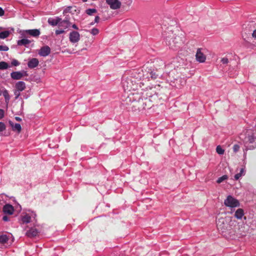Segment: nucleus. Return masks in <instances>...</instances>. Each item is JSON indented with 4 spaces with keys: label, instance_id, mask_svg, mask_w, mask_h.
Returning <instances> with one entry per match:
<instances>
[{
    "label": "nucleus",
    "instance_id": "obj_25",
    "mask_svg": "<svg viewBox=\"0 0 256 256\" xmlns=\"http://www.w3.org/2000/svg\"><path fill=\"white\" fill-rule=\"evenodd\" d=\"M2 94L4 98L6 103L8 104L10 100V96L8 94V92L6 90H4L2 92Z\"/></svg>",
    "mask_w": 256,
    "mask_h": 256
},
{
    "label": "nucleus",
    "instance_id": "obj_16",
    "mask_svg": "<svg viewBox=\"0 0 256 256\" xmlns=\"http://www.w3.org/2000/svg\"><path fill=\"white\" fill-rule=\"evenodd\" d=\"M9 124L12 127L13 131L16 132L18 133H20L21 132L22 127L20 124H14L12 121H10Z\"/></svg>",
    "mask_w": 256,
    "mask_h": 256
},
{
    "label": "nucleus",
    "instance_id": "obj_42",
    "mask_svg": "<svg viewBox=\"0 0 256 256\" xmlns=\"http://www.w3.org/2000/svg\"><path fill=\"white\" fill-rule=\"evenodd\" d=\"M252 36L254 38H256V30H254L252 34Z\"/></svg>",
    "mask_w": 256,
    "mask_h": 256
},
{
    "label": "nucleus",
    "instance_id": "obj_17",
    "mask_svg": "<svg viewBox=\"0 0 256 256\" xmlns=\"http://www.w3.org/2000/svg\"><path fill=\"white\" fill-rule=\"evenodd\" d=\"M16 89L22 92L26 88V84L22 81H19L16 84Z\"/></svg>",
    "mask_w": 256,
    "mask_h": 256
},
{
    "label": "nucleus",
    "instance_id": "obj_45",
    "mask_svg": "<svg viewBox=\"0 0 256 256\" xmlns=\"http://www.w3.org/2000/svg\"><path fill=\"white\" fill-rule=\"evenodd\" d=\"M2 219L4 221H8V218L6 216H3L2 218Z\"/></svg>",
    "mask_w": 256,
    "mask_h": 256
},
{
    "label": "nucleus",
    "instance_id": "obj_31",
    "mask_svg": "<svg viewBox=\"0 0 256 256\" xmlns=\"http://www.w3.org/2000/svg\"><path fill=\"white\" fill-rule=\"evenodd\" d=\"M11 64L12 66H18L20 64V63L16 60L14 59L12 60Z\"/></svg>",
    "mask_w": 256,
    "mask_h": 256
},
{
    "label": "nucleus",
    "instance_id": "obj_19",
    "mask_svg": "<svg viewBox=\"0 0 256 256\" xmlns=\"http://www.w3.org/2000/svg\"><path fill=\"white\" fill-rule=\"evenodd\" d=\"M10 234H0V244H5L7 243L10 238Z\"/></svg>",
    "mask_w": 256,
    "mask_h": 256
},
{
    "label": "nucleus",
    "instance_id": "obj_40",
    "mask_svg": "<svg viewBox=\"0 0 256 256\" xmlns=\"http://www.w3.org/2000/svg\"><path fill=\"white\" fill-rule=\"evenodd\" d=\"M100 17L98 16H96L94 18V22L98 23L99 22Z\"/></svg>",
    "mask_w": 256,
    "mask_h": 256
},
{
    "label": "nucleus",
    "instance_id": "obj_43",
    "mask_svg": "<svg viewBox=\"0 0 256 256\" xmlns=\"http://www.w3.org/2000/svg\"><path fill=\"white\" fill-rule=\"evenodd\" d=\"M66 52L68 53V54H74L75 53V52H74V50H66Z\"/></svg>",
    "mask_w": 256,
    "mask_h": 256
},
{
    "label": "nucleus",
    "instance_id": "obj_15",
    "mask_svg": "<svg viewBox=\"0 0 256 256\" xmlns=\"http://www.w3.org/2000/svg\"><path fill=\"white\" fill-rule=\"evenodd\" d=\"M38 234V232L37 229L31 228L26 232V236L29 238H34Z\"/></svg>",
    "mask_w": 256,
    "mask_h": 256
},
{
    "label": "nucleus",
    "instance_id": "obj_11",
    "mask_svg": "<svg viewBox=\"0 0 256 256\" xmlns=\"http://www.w3.org/2000/svg\"><path fill=\"white\" fill-rule=\"evenodd\" d=\"M50 48L48 46H42L38 50V54L43 57H46L50 54Z\"/></svg>",
    "mask_w": 256,
    "mask_h": 256
},
{
    "label": "nucleus",
    "instance_id": "obj_27",
    "mask_svg": "<svg viewBox=\"0 0 256 256\" xmlns=\"http://www.w3.org/2000/svg\"><path fill=\"white\" fill-rule=\"evenodd\" d=\"M96 10L95 8H88L86 10V13L89 16H92L94 14L96 13Z\"/></svg>",
    "mask_w": 256,
    "mask_h": 256
},
{
    "label": "nucleus",
    "instance_id": "obj_22",
    "mask_svg": "<svg viewBox=\"0 0 256 256\" xmlns=\"http://www.w3.org/2000/svg\"><path fill=\"white\" fill-rule=\"evenodd\" d=\"M122 83L125 90H130L131 88L130 84L126 78H122Z\"/></svg>",
    "mask_w": 256,
    "mask_h": 256
},
{
    "label": "nucleus",
    "instance_id": "obj_12",
    "mask_svg": "<svg viewBox=\"0 0 256 256\" xmlns=\"http://www.w3.org/2000/svg\"><path fill=\"white\" fill-rule=\"evenodd\" d=\"M24 34H30L34 38L38 37L40 34V30L38 29L27 30H24Z\"/></svg>",
    "mask_w": 256,
    "mask_h": 256
},
{
    "label": "nucleus",
    "instance_id": "obj_29",
    "mask_svg": "<svg viewBox=\"0 0 256 256\" xmlns=\"http://www.w3.org/2000/svg\"><path fill=\"white\" fill-rule=\"evenodd\" d=\"M228 178V176L226 175H224L221 177L218 178L216 180L217 183L220 184L224 180H226Z\"/></svg>",
    "mask_w": 256,
    "mask_h": 256
},
{
    "label": "nucleus",
    "instance_id": "obj_14",
    "mask_svg": "<svg viewBox=\"0 0 256 256\" xmlns=\"http://www.w3.org/2000/svg\"><path fill=\"white\" fill-rule=\"evenodd\" d=\"M39 64L38 60L36 58H32L30 59L28 63V66L30 68H36Z\"/></svg>",
    "mask_w": 256,
    "mask_h": 256
},
{
    "label": "nucleus",
    "instance_id": "obj_1",
    "mask_svg": "<svg viewBox=\"0 0 256 256\" xmlns=\"http://www.w3.org/2000/svg\"><path fill=\"white\" fill-rule=\"evenodd\" d=\"M246 150L256 148V128L244 130L240 135Z\"/></svg>",
    "mask_w": 256,
    "mask_h": 256
},
{
    "label": "nucleus",
    "instance_id": "obj_34",
    "mask_svg": "<svg viewBox=\"0 0 256 256\" xmlns=\"http://www.w3.org/2000/svg\"><path fill=\"white\" fill-rule=\"evenodd\" d=\"M21 91H20V90H16L14 92V94L15 96V98L16 99H17L20 96V92Z\"/></svg>",
    "mask_w": 256,
    "mask_h": 256
},
{
    "label": "nucleus",
    "instance_id": "obj_35",
    "mask_svg": "<svg viewBox=\"0 0 256 256\" xmlns=\"http://www.w3.org/2000/svg\"><path fill=\"white\" fill-rule=\"evenodd\" d=\"M64 30H62V29H60V30H56V31H55V34L56 36L58 35H59V34H64Z\"/></svg>",
    "mask_w": 256,
    "mask_h": 256
},
{
    "label": "nucleus",
    "instance_id": "obj_37",
    "mask_svg": "<svg viewBox=\"0 0 256 256\" xmlns=\"http://www.w3.org/2000/svg\"><path fill=\"white\" fill-rule=\"evenodd\" d=\"M240 149V146L238 144H234L233 146V150L234 151L236 152H237Z\"/></svg>",
    "mask_w": 256,
    "mask_h": 256
},
{
    "label": "nucleus",
    "instance_id": "obj_23",
    "mask_svg": "<svg viewBox=\"0 0 256 256\" xmlns=\"http://www.w3.org/2000/svg\"><path fill=\"white\" fill-rule=\"evenodd\" d=\"M244 215V212L242 208H238L234 214V216L238 219H242Z\"/></svg>",
    "mask_w": 256,
    "mask_h": 256
},
{
    "label": "nucleus",
    "instance_id": "obj_5",
    "mask_svg": "<svg viewBox=\"0 0 256 256\" xmlns=\"http://www.w3.org/2000/svg\"><path fill=\"white\" fill-rule=\"evenodd\" d=\"M216 226L218 230L224 232L227 229L228 224L224 218H220L216 221Z\"/></svg>",
    "mask_w": 256,
    "mask_h": 256
},
{
    "label": "nucleus",
    "instance_id": "obj_4",
    "mask_svg": "<svg viewBox=\"0 0 256 256\" xmlns=\"http://www.w3.org/2000/svg\"><path fill=\"white\" fill-rule=\"evenodd\" d=\"M224 204L226 206L230 208H234L240 206L238 200L232 196H227L224 201Z\"/></svg>",
    "mask_w": 256,
    "mask_h": 256
},
{
    "label": "nucleus",
    "instance_id": "obj_10",
    "mask_svg": "<svg viewBox=\"0 0 256 256\" xmlns=\"http://www.w3.org/2000/svg\"><path fill=\"white\" fill-rule=\"evenodd\" d=\"M28 75L26 72H13L10 74V76L13 80H20L24 76Z\"/></svg>",
    "mask_w": 256,
    "mask_h": 256
},
{
    "label": "nucleus",
    "instance_id": "obj_33",
    "mask_svg": "<svg viewBox=\"0 0 256 256\" xmlns=\"http://www.w3.org/2000/svg\"><path fill=\"white\" fill-rule=\"evenodd\" d=\"M9 48L6 46L0 45V51H8Z\"/></svg>",
    "mask_w": 256,
    "mask_h": 256
},
{
    "label": "nucleus",
    "instance_id": "obj_26",
    "mask_svg": "<svg viewBox=\"0 0 256 256\" xmlns=\"http://www.w3.org/2000/svg\"><path fill=\"white\" fill-rule=\"evenodd\" d=\"M9 67L8 64L5 62H0V70H6Z\"/></svg>",
    "mask_w": 256,
    "mask_h": 256
},
{
    "label": "nucleus",
    "instance_id": "obj_39",
    "mask_svg": "<svg viewBox=\"0 0 256 256\" xmlns=\"http://www.w3.org/2000/svg\"><path fill=\"white\" fill-rule=\"evenodd\" d=\"M157 62H159L160 64L162 66H164L165 64L162 60H157Z\"/></svg>",
    "mask_w": 256,
    "mask_h": 256
},
{
    "label": "nucleus",
    "instance_id": "obj_41",
    "mask_svg": "<svg viewBox=\"0 0 256 256\" xmlns=\"http://www.w3.org/2000/svg\"><path fill=\"white\" fill-rule=\"evenodd\" d=\"M4 14V11L2 8H0V16H2Z\"/></svg>",
    "mask_w": 256,
    "mask_h": 256
},
{
    "label": "nucleus",
    "instance_id": "obj_21",
    "mask_svg": "<svg viewBox=\"0 0 256 256\" xmlns=\"http://www.w3.org/2000/svg\"><path fill=\"white\" fill-rule=\"evenodd\" d=\"M246 170H245V168H241L240 170V172L236 174L234 176V178L235 180H238L242 176H244L246 174Z\"/></svg>",
    "mask_w": 256,
    "mask_h": 256
},
{
    "label": "nucleus",
    "instance_id": "obj_48",
    "mask_svg": "<svg viewBox=\"0 0 256 256\" xmlns=\"http://www.w3.org/2000/svg\"><path fill=\"white\" fill-rule=\"evenodd\" d=\"M94 23H95V22H92L90 24L92 25V24H94Z\"/></svg>",
    "mask_w": 256,
    "mask_h": 256
},
{
    "label": "nucleus",
    "instance_id": "obj_6",
    "mask_svg": "<svg viewBox=\"0 0 256 256\" xmlns=\"http://www.w3.org/2000/svg\"><path fill=\"white\" fill-rule=\"evenodd\" d=\"M80 10L75 6H68L66 7L63 10V14L66 16L68 14H78L80 13Z\"/></svg>",
    "mask_w": 256,
    "mask_h": 256
},
{
    "label": "nucleus",
    "instance_id": "obj_13",
    "mask_svg": "<svg viewBox=\"0 0 256 256\" xmlns=\"http://www.w3.org/2000/svg\"><path fill=\"white\" fill-rule=\"evenodd\" d=\"M3 212L4 214H12L14 212V207L10 204H6L3 208Z\"/></svg>",
    "mask_w": 256,
    "mask_h": 256
},
{
    "label": "nucleus",
    "instance_id": "obj_30",
    "mask_svg": "<svg viewBox=\"0 0 256 256\" xmlns=\"http://www.w3.org/2000/svg\"><path fill=\"white\" fill-rule=\"evenodd\" d=\"M99 30L96 28H93L90 30V34L94 36L98 34Z\"/></svg>",
    "mask_w": 256,
    "mask_h": 256
},
{
    "label": "nucleus",
    "instance_id": "obj_9",
    "mask_svg": "<svg viewBox=\"0 0 256 256\" xmlns=\"http://www.w3.org/2000/svg\"><path fill=\"white\" fill-rule=\"evenodd\" d=\"M202 48H198L196 54V60L200 62H204L206 60V56L204 54Z\"/></svg>",
    "mask_w": 256,
    "mask_h": 256
},
{
    "label": "nucleus",
    "instance_id": "obj_28",
    "mask_svg": "<svg viewBox=\"0 0 256 256\" xmlns=\"http://www.w3.org/2000/svg\"><path fill=\"white\" fill-rule=\"evenodd\" d=\"M216 152L219 154H223L224 152V150L220 146H218L216 148Z\"/></svg>",
    "mask_w": 256,
    "mask_h": 256
},
{
    "label": "nucleus",
    "instance_id": "obj_24",
    "mask_svg": "<svg viewBox=\"0 0 256 256\" xmlns=\"http://www.w3.org/2000/svg\"><path fill=\"white\" fill-rule=\"evenodd\" d=\"M2 29V27H0V30ZM10 34V31L9 30H4L2 32H0V38L4 39L8 38Z\"/></svg>",
    "mask_w": 256,
    "mask_h": 256
},
{
    "label": "nucleus",
    "instance_id": "obj_44",
    "mask_svg": "<svg viewBox=\"0 0 256 256\" xmlns=\"http://www.w3.org/2000/svg\"><path fill=\"white\" fill-rule=\"evenodd\" d=\"M72 28L76 30H78V27L77 26L76 24H73L72 25Z\"/></svg>",
    "mask_w": 256,
    "mask_h": 256
},
{
    "label": "nucleus",
    "instance_id": "obj_7",
    "mask_svg": "<svg viewBox=\"0 0 256 256\" xmlns=\"http://www.w3.org/2000/svg\"><path fill=\"white\" fill-rule=\"evenodd\" d=\"M80 36L76 31H72L69 34V40L73 44L77 43L80 40Z\"/></svg>",
    "mask_w": 256,
    "mask_h": 256
},
{
    "label": "nucleus",
    "instance_id": "obj_3",
    "mask_svg": "<svg viewBox=\"0 0 256 256\" xmlns=\"http://www.w3.org/2000/svg\"><path fill=\"white\" fill-rule=\"evenodd\" d=\"M36 214L34 212H28L22 214L20 220L22 224H28L31 222H36Z\"/></svg>",
    "mask_w": 256,
    "mask_h": 256
},
{
    "label": "nucleus",
    "instance_id": "obj_36",
    "mask_svg": "<svg viewBox=\"0 0 256 256\" xmlns=\"http://www.w3.org/2000/svg\"><path fill=\"white\" fill-rule=\"evenodd\" d=\"M221 62L223 64H227L228 62V60L226 58H223L221 60Z\"/></svg>",
    "mask_w": 256,
    "mask_h": 256
},
{
    "label": "nucleus",
    "instance_id": "obj_2",
    "mask_svg": "<svg viewBox=\"0 0 256 256\" xmlns=\"http://www.w3.org/2000/svg\"><path fill=\"white\" fill-rule=\"evenodd\" d=\"M48 22L50 25L52 26H54L57 25H58V26H63L62 24H66V25L64 26V29L68 28L70 24L68 18H66V20H62V18L58 16H56L55 18H49L48 19Z\"/></svg>",
    "mask_w": 256,
    "mask_h": 256
},
{
    "label": "nucleus",
    "instance_id": "obj_47",
    "mask_svg": "<svg viewBox=\"0 0 256 256\" xmlns=\"http://www.w3.org/2000/svg\"><path fill=\"white\" fill-rule=\"evenodd\" d=\"M62 25H63V26H62V27H63L64 28V26H66V24H62Z\"/></svg>",
    "mask_w": 256,
    "mask_h": 256
},
{
    "label": "nucleus",
    "instance_id": "obj_20",
    "mask_svg": "<svg viewBox=\"0 0 256 256\" xmlns=\"http://www.w3.org/2000/svg\"><path fill=\"white\" fill-rule=\"evenodd\" d=\"M30 42L31 41L30 40L26 38H22V40H18L17 42V44L20 46H24L27 47L28 45L29 44Z\"/></svg>",
    "mask_w": 256,
    "mask_h": 256
},
{
    "label": "nucleus",
    "instance_id": "obj_46",
    "mask_svg": "<svg viewBox=\"0 0 256 256\" xmlns=\"http://www.w3.org/2000/svg\"><path fill=\"white\" fill-rule=\"evenodd\" d=\"M16 118V120H18V121H20V120H21V118H19V117H16V118Z\"/></svg>",
    "mask_w": 256,
    "mask_h": 256
},
{
    "label": "nucleus",
    "instance_id": "obj_49",
    "mask_svg": "<svg viewBox=\"0 0 256 256\" xmlns=\"http://www.w3.org/2000/svg\"><path fill=\"white\" fill-rule=\"evenodd\" d=\"M86 1H87V0H82V2H86Z\"/></svg>",
    "mask_w": 256,
    "mask_h": 256
},
{
    "label": "nucleus",
    "instance_id": "obj_38",
    "mask_svg": "<svg viewBox=\"0 0 256 256\" xmlns=\"http://www.w3.org/2000/svg\"><path fill=\"white\" fill-rule=\"evenodd\" d=\"M4 110L2 109H0V120L4 117Z\"/></svg>",
    "mask_w": 256,
    "mask_h": 256
},
{
    "label": "nucleus",
    "instance_id": "obj_18",
    "mask_svg": "<svg viewBox=\"0 0 256 256\" xmlns=\"http://www.w3.org/2000/svg\"><path fill=\"white\" fill-rule=\"evenodd\" d=\"M172 32H168V36H166V32H164L162 34V36L166 40V44H168V45L171 44L170 40L172 39Z\"/></svg>",
    "mask_w": 256,
    "mask_h": 256
},
{
    "label": "nucleus",
    "instance_id": "obj_32",
    "mask_svg": "<svg viewBox=\"0 0 256 256\" xmlns=\"http://www.w3.org/2000/svg\"><path fill=\"white\" fill-rule=\"evenodd\" d=\"M6 128L5 124L2 122H0V132H2Z\"/></svg>",
    "mask_w": 256,
    "mask_h": 256
},
{
    "label": "nucleus",
    "instance_id": "obj_8",
    "mask_svg": "<svg viewBox=\"0 0 256 256\" xmlns=\"http://www.w3.org/2000/svg\"><path fill=\"white\" fill-rule=\"evenodd\" d=\"M106 3L112 10L118 9L121 6V2L119 0H106Z\"/></svg>",
    "mask_w": 256,
    "mask_h": 256
}]
</instances>
